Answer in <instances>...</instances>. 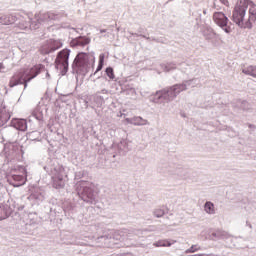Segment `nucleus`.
Segmentation results:
<instances>
[{"instance_id":"obj_1","label":"nucleus","mask_w":256,"mask_h":256,"mask_svg":"<svg viewBox=\"0 0 256 256\" xmlns=\"http://www.w3.org/2000/svg\"><path fill=\"white\" fill-rule=\"evenodd\" d=\"M232 21L240 29H253L256 25V5L251 0L238 1L232 12Z\"/></svg>"},{"instance_id":"obj_2","label":"nucleus","mask_w":256,"mask_h":256,"mask_svg":"<svg viewBox=\"0 0 256 256\" xmlns=\"http://www.w3.org/2000/svg\"><path fill=\"white\" fill-rule=\"evenodd\" d=\"M43 69H45L43 64H37L30 69L20 71L10 79L9 87H15L17 85H24V87H27V83H29L31 79H35Z\"/></svg>"},{"instance_id":"obj_3","label":"nucleus","mask_w":256,"mask_h":256,"mask_svg":"<svg viewBox=\"0 0 256 256\" xmlns=\"http://www.w3.org/2000/svg\"><path fill=\"white\" fill-rule=\"evenodd\" d=\"M69 55H71V50L63 49L56 57V69H59L62 73H67V69H69Z\"/></svg>"},{"instance_id":"obj_4","label":"nucleus","mask_w":256,"mask_h":256,"mask_svg":"<svg viewBox=\"0 0 256 256\" xmlns=\"http://www.w3.org/2000/svg\"><path fill=\"white\" fill-rule=\"evenodd\" d=\"M213 20L222 29H224L225 33H231V27L227 26V16L223 12H215L213 15Z\"/></svg>"},{"instance_id":"obj_5","label":"nucleus","mask_w":256,"mask_h":256,"mask_svg":"<svg viewBox=\"0 0 256 256\" xmlns=\"http://www.w3.org/2000/svg\"><path fill=\"white\" fill-rule=\"evenodd\" d=\"M181 91H185V85H175L163 90V96L165 99H168V101H171L172 99H175Z\"/></svg>"},{"instance_id":"obj_6","label":"nucleus","mask_w":256,"mask_h":256,"mask_svg":"<svg viewBox=\"0 0 256 256\" xmlns=\"http://www.w3.org/2000/svg\"><path fill=\"white\" fill-rule=\"evenodd\" d=\"M89 63V54L85 52H80L74 59V67H77V69H85Z\"/></svg>"},{"instance_id":"obj_7","label":"nucleus","mask_w":256,"mask_h":256,"mask_svg":"<svg viewBox=\"0 0 256 256\" xmlns=\"http://www.w3.org/2000/svg\"><path fill=\"white\" fill-rule=\"evenodd\" d=\"M45 47L46 46L42 49V53L49 55V53H53V51L61 49L63 47V43H61V40H49L47 42V49H45Z\"/></svg>"},{"instance_id":"obj_8","label":"nucleus","mask_w":256,"mask_h":256,"mask_svg":"<svg viewBox=\"0 0 256 256\" xmlns=\"http://www.w3.org/2000/svg\"><path fill=\"white\" fill-rule=\"evenodd\" d=\"M91 43V39L88 37H78L72 40L71 46L72 47H85Z\"/></svg>"},{"instance_id":"obj_9","label":"nucleus","mask_w":256,"mask_h":256,"mask_svg":"<svg viewBox=\"0 0 256 256\" xmlns=\"http://www.w3.org/2000/svg\"><path fill=\"white\" fill-rule=\"evenodd\" d=\"M12 125L18 131H27V120L15 119L12 121Z\"/></svg>"},{"instance_id":"obj_10","label":"nucleus","mask_w":256,"mask_h":256,"mask_svg":"<svg viewBox=\"0 0 256 256\" xmlns=\"http://www.w3.org/2000/svg\"><path fill=\"white\" fill-rule=\"evenodd\" d=\"M25 177L22 175L13 174L12 179L13 181H16V184H14V187H21V185H25L27 182V170H24Z\"/></svg>"},{"instance_id":"obj_11","label":"nucleus","mask_w":256,"mask_h":256,"mask_svg":"<svg viewBox=\"0 0 256 256\" xmlns=\"http://www.w3.org/2000/svg\"><path fill=\"white\" fill-rule=\"evenodd\" d=\"M17 21V18L13 15H3L0 17L1 25H13Z\"/></svg>"},{"instance_id":"obj_12","label":"nucleus","mask_w":256,"mask_h":256,"mask_svg":"<svg viewBox=\"0 0 256 256\" xmlns=\"http://www.w3.org/2000/svg\"><path fill=\"white\" fill-rule=\"evenodd\" d=\"M53 187L55 189H63L65 187V180H63V176L58 174L53 178Z\"/></svg>"},{"instance_id":"obj_13","label":"nucleus","mask_w":256,"mask_h":256,"mask_svg":"<svg viewBox=\"0 0 256 256\" xmlns=\"http://www.w3.org/2000/svg\"><path fill=\"white\" fill-rule=\"evenodd\" d=\"M131 124L139 126V125H148L149 122L147 120L139 117V116H136V117L131 119Z\"/></svg>"},{"instance_id":"obj_14","label":"nucleus","mask_w":256,"mask_h":256,"mask_svg":"<svg viewBox=\"0 0 256 256\" xmlns=\"http://www.w3.org/2000/svg\"><path fill=\"white\" fill-rule=\"evenodd\" d=\"M204 210L209 215H213V213H215V205H213L212 202H206L205 205H204Z\"/></svg>"},{"instance_id":"obj_15","label":"nucleus","mask_w":256,"mask_h":256,"mask_svg":"<svg viewBox=\"0 0 256 256\" xmlns=\"http://www.w3.org/2000/svg\"><path fill=\"white\" fill-rule=\"evenodd\" d=\"M243 73H245V75H251V77H256V66H249L243 69Z\"/></svg>"},{"instance_id":"obj_16","label":"nucleus","mask_w":256,"mask_h":256,"mask_svg":"<svg viewBox=\"0 0 256 256\" xmlns=\"http://www.w3.org/2000/svg\"><path fill=\"white\" fill-rule=\"evenodd\" d=\"M172 243L168 240H159L158 242L154 243L155 247H171Z\"/></svg>"},{"instance_id":"obj_17","label":"nucleus","mask_w":256,"mask_h":256,"mask_svg":"<svg viewBox=\"0 0 256 256\" xmlns=\"http://www.w3.org/2000/svg\"><path fill=\"white\" fill-rule=\"evenodd\" d=\"M104 63H105V54H100L99 55V64L96 69V72H99V71H101V69H103Z\"/></svg>"},{"instance_id":"obj_18","label":"nucleus","mask_w":256,"mask_h":256,"mask_svg":"<svg viewBox=\"0 0 256 256\" xmlns=\"http://www.w3.org/2000/svg\"><path fill=\"white\" fill-rule=\"evenodd\" d=\"M106 75L109 77V79L113 80L115 79V71L113 70L112 67L106 68Z\"/></svg>"},{"instance_id":"obj_19","label":"nucleus","mask_w":256,"mask_h":256,"mask_svg":"<svg viewBox=\"0 0 256 256\" xmlns=\"http://www.w3.org/2000/svg\"><path fill=\"white\" fill-rule=\"evenodd\" d=\"M7 217V212H5V208L3 206H0V221L5 219Z\"/></svg>"},{"instance_id":"obj_20","label":"nucleus","mask_w":256,"mask_h":256,"mask_svg":"<svg viewBox=\"0 0 256 256\" xmlns=\"http://www.w3.org/2000/svg\"><path fill=\"white\" fill-rule=\"evenodd\" d=\"M154 215L156 217H163L165 215V211H163L161 209H157V210H155Z\"/></svg>"},{"instance_id":"obj_21","label":"nucleus","mask_w":256,"mask_h":256,"mask_svg":"<svg viewBox=\"0 0 256 256\" xmlns=\"http://www.w3.org/2000/svg\"><path fill=\"white\" fill-rule=\"evenodd\" d=\"M221 2L223 3V5H226V7H229V1H227V0H221Z\"/></svg>"},{"instance_id":"obj_22","label":"nucleus","mask_w":256,"mask_h":256,"mask_svg":"<svg viewBox=\"0 0 256 256\" xmlns=\"http://www.w3.org/2000/svg\"><path fill=\"white\" fill-rule=\"evenodd\" d=\"M195 251H197V249H195L193 246L191 247V252L195 253Z\"/></svg>"},{"instance_id":"obj_23","label":"nucleus","mask_w":256,"mask_h":256,"mask_svg":"<svg viewBox=\"0 0 256 256\" xmlns=\"http://www.w3.org/2000/svg\"><path fill=\"white\" fill-rule=\"evenodd\" d=\"M127 123H131V119L126 118Z\"/></svg>"},{"instance_id":"obj_24","label":"nucleus","mask_w":256,"mask_h":256,"mask_svg":"<svg viewBox=\"0 0 256 256\" xmlns=\"http://www.w3.org/2000/svg\"><path fill=\"white\" fill-rule=\"evenodd\" d=\"M88 197H90L91 198V194H89V196Z\"/></svg>"},{"instance_id":"obj_25","label":"nucleus","mask_w":256,"mask_h":256,"mask_svg":"<svg viewBox=\"0 0 256 256\" xmlns=\"http://www.w3.org/2000/svg\"><path fill=\"white\" fill-rule=\"evenodd\" d=\"M0 121H1V116H0Z\"/></svg>"}]
</instances>
